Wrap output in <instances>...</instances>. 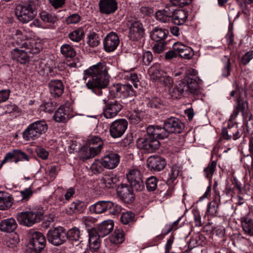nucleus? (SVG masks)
Wrapping results in <instances>:
<instances>
[{
	"label": "nucleus",
	"mask_w": 253,
	"mask_h": 253,
	"mask_svg": "<svg viewBox=\"0 0 253 253\" xmlns=\"http://www.w3.org/2000/svg\"><path fill=\"white\" fill-rule=\"evenodd\" d=\"M114 223L112 220L103 221L97 226L96 233L99 237H103L112 231Z\"/></svg>",
	"instance_id": "a878e982"
},
{
	"label": "nucleus",
	"mask_w": 253,
	"mask_h": 253,
	"mask_svg": "<svg viewBox=\"0 0 253 253\" xmlns=\"http://www.w3.org/2000/svg\"><path fill=\"white\" fill-rule=\"evenodd\" d=\"M47 237L48 242L56 246L63 244L67 240L66 232L62 227L50 229Z\"/></svg>",
	"instance_id": "6e6552de"
},
{
	"label": "nucleus",
	"mask_w": 253,
	"mask_h": 253,
	"mask_svg": "<svg viewBox=\"0 0 253 253\" xmlns=\"http://www.w3.org/2000/svg\"><path fill=\"white\" fill-rule=\"evenodd\" d=\"M92 232H90L89 233V243L90 250L93 253H96L97 252V250L99 249L100 246V239L98 236H91V234Z\"/></svg>",
	"instance_id": "ea45409f"
},
{
	"label": "nucleus",
	"mask_w": 253,
	"mask_h": 253,
	"mask_svg": "<svg viewBox=\"0 0 253 253\" xmlns=\"http://www.w3.org/2000/svg\"><path fill=\"white\" fill-rule=\"evenodd\" d=\"M187 12L183 9H174L171 7V19L177 25H182L187 18Z\"/></svg>",
	"instance_id": "393cba45"
},
{
	"label": "nucleus",
	"mask_w": 253,
	"mask_h": 253,
	"mask_svg": "<svg viewBox=\"0 0 253 253\" xmlns=\"http://www.w3.org/2000/svg\"><path fill=\"white\" fill-rule=\"evenodd\" d=\"M126 77L127 79L131 82L135 88H138L139 81L138 75L136 73H128V74L126 75Z\"/></svg>",
	"instance_id": "69168bd1"
},
{
	"label": "nucleus",
	"mask_w": 253,
	"mask_h": 253,
	"mask_svg": "<svg viewBox=\"0 0 253 253\" xmlns=\"http://www.w3.org/2000/svg\"><path fill=\"white\" fill-rule=\"evenodd\" d=\"M120 158V157L117 153L110 151L107 152L102 159L106 169H113L119 164Z\"/></svg>",
	"instance_id": "6ab92c4d"
},
{
	"label": "nucleus",
	"mask_w": 253,
	"mask_h": 253,
	"mask_svg": "<svg viewBox=\"0 0 253 253\" xmlns=\"http://www.w3.org/2000/svg\"><path fill=\"white\" fill-rule=\"evenodd\" d=\"M120 43V39L118 35L114 32H110L104 38L103 46L104 50L108 52L114 51Z\"/></svg>",
	"instance_id": "2eb2a0df"
},
{
	"label": "nucleus",
	"mask_w": 253,
	"mask_h": 253,
	"mask_svg": "<svg viewBox=\"0 0 253 253\" xmlns=\"http://www.w3.org/2000/svg\"><path fill=\"white\" fill-rule=\"evenodd\" d=\"M113 206V203L110 201H100L90 206L89 210L95 213H102L107 211Z\"/></svg>",
	"instance_id": "412c9836"
},
{
	"label": "nucleus",
	"mask_w": 253,
	"mask_h": 253,
	"mask_svg": "<svg viewBox=\"0 0 253 253\" xmlns=\"http://www.w3.org/2000/svg\"><path fill=\"white\" fill-rule=\"evenodd\" d=\"M83 204L80 201L72 203L69 209H67V212L68 214H72L74 212L81 211Z\"/></svg>",
	"instance_id": "6e6d98bb"
},
{
	"label": "nucleus",
	"mask_w": 253,
	"mask_h": 253,
	"mask_svg": "<svg viewBox=\"0 0 253 253\" xmlns=\"http://www.w3.org/2000/svg\"><path fill=\"white\" fill-rule=\"evenodd\" d=\"M219 205V204L215 200L211 202L209 204L207 209L208 213L210 215L215 216L217 212Z\"/></svg>",
	"instance_id": "4d7b16f0"
},
{
	"label": "nucleus",
	"mask_w": 253,
	"mask_h": 253,
	"mask_svg": "<svg viewBox=\"0 0 253 253\" xmlns=\"http://www.w3.org/2000/svg\"><path fill=\"white\" fill-rule=\"evenodd\" d=\"M86 143L89 146L95 148L99 149V150H101L103 145V141L102 139L98 136H92L88 138L87 140Z\"/></svg>",
	"instance_id": "79ce46f5"
},
{
	"label": "nucleus",
	"mask_w": 253,
	"mask_h": 253,
	"mask_svg": "<svg viewBox=\"0 0 253 253\" xmlns=\"http://www.w3.org/2000/svg\"><path fill=\"white\" fill-rule=\"evenodd\" d=\"M100 151L99 149H96L91 146L84 147L81 151V159L84 161L93 158L97 155Z\"/></svg>",
	"instance_id": "c85d7f7f"
},
{
	"label": "nucleus",
	"mask_w": 253,
	"mask_h": 253,
	"mask_svg": "<svg viewBox=\"0 0 253 253\" xmlns=\"http://www.w3.org/2000/svg\"><path fill=\"white\" fill-rule=\"evenodd\" d=\"M172 47L180 57L185 59H191L194 54V51L191 47L180 42L174 43Z\"/></svg>",
	"instance_id": "aec40b11"
},
{
	"label": "nucleus",
	"mask_w": 253,
	"mask_h": 253,
	"mask_svg": "<svg viewBox=\"0 0 253 253\" xmlns=\"http://www.w3.org/2000/svg\"><path fill=\"white\" fill-rule=\"evenodd\" d=\"M84 36V31L83 28H80L70 32L68 35L69 38L75 42H79Z\"/></svg>",
	"instance_id": "37998d69"
},
{
	"label": "nucleus",
	"mask_w": 253,
	"mask_h": 253,
	"mask_svg": "<svg viewBox=\"0 0 253 253\" xmlns=\"http://www.w3.org/2000/svg\"><path fill=\"white\" fill-rule=\"evenodd\" d=\"M128 28V37L132 41H138L144 35V29L142 24L137 19L129 18L126 22Z\"/></svg>",
	"instance_id": "423d86ee"
},
{
	"label": "nucleus",
	"mask_w": 253,
	"mask_h": 253,
	"mask_svg": "<svg viewBox=\"0 0 253 253\" xmlns=\"http://www.w3.org/2000/svg\"><path fill=\"white\" fill-rule=\"evenodd\" d=\"M84 81L91 78L86 83L87 88L96 94L101 95L103 93L101 89L107 87L110 81V77L104 63L99 62L90 67L84 71Z\"/></svg>",
	"instance_id": "f257e3e1"
},
{
	"label": "nucleus",
	"mask_w": 253,
	"mask_h": 253,
	"mask_svg": "<svg viewBox=\"0 0 253 253\" xmlns=\"http://www.w3.org/2000/svg\"><path fill=\"white\" fill-rule=\"evenodd\" d=\"M67 239L72 241H79L81 238V232L80 230L74 227L66 232Z\"/></svg>",
	"instance_id": "c03bdc74"
},
{
	"label": "nucleus",
	"mask_w": 253,
	"mask_h": 253,
	"mask_svg": "<svg viewBox=\"0 0 253 253\" xmlns=\"http://www.w3.org/2000/svg\"><path fill=\"white\" fill-rule=\"evenodd\" d=\"M120 98H126L129 96L135 95V92L130 84H119Z\"/></svg>",
	"instance_id": "c9c22d12"
},
{
	"label": "nucleus",
	"mask_w": 253,
	"mask_h": 253,
	"mask_svg": "<svg viewBox=\"0 0 253 253\" xmlns=\"http://www.w3.org/2000/svg\"><path fill=\"white\" fill-rule=\"evenodd\" d=\"M137 145L140 149H143L147 153H153L160 147L159 141L148 135L146 138H140L137 140Z\"/></svg>",
	"instance_id": "9d476101"
},
{
	"label": "nucleus",
	"mask_w": 253,
	"mask_h": 253,
	"mask_svg": "<svg viewBox=\"0 0 253 253\" xmlns=\"http://www.w3.org/2000/svg\"><path fill=\"white\" fill-rule=\"evenodd\" d=\"M186 86L187 89L186 92L189 91L192 93H195L199 89V85L197 82L196 79L191 78L187 79Z\"/></svg>",
	"instance_id": "8fccbe9b"
},
{
	"label": "nucleus",
	"mask_w": 253,
	"mask_h": 253,
	"mask_svg": "<svg viewBox=\"0 0 253 253\" xmlns=\"http://www.w3.org/2000/svg\"><path fill=\"white\" fill-rule=\"evenodd\" d=\"M134 214L130 211L124 212L121 217V221L124 224H127L133 221Z\"/></svg>",
	"instance_id": "e2e57ef3"
},
{
	"label": "nucleus",
	"mask_w": 253,
	"mask_h": 253,
	"mask_svg": "<svg viewBox=\"0 0 253 253\" xmlns=\"http://www.w3.org/2000/svg\"><path fill=\"white\" fill-rule=\"evenodd\" d=\"M17 227V224L13 218L4 219L0 223V229L4 232H13Z\"/></svg>",
	"instance_id": "7c9ffc66"
},
{
	"label": "nucleus",
	"mask_w": 253,
	"mask_h": 253,
	"mask_svg": "<svg viewBox=\"0 0 253 253\" xmlns=\"http://www.w3.org/2000/svg\"><path fill=\"white\" fill-rule=\"evenodd\" d=\"M98 5L100 13L107 15L114 13L118 7L117 0H99Z\"/></svg>",
	"instance_id": "dca6fc26"
},
{
	"label": "nucleus",
	"mask_w": 253,
	"mask_h": 253,
	"mask_svg": "<svg viewBox=\"0 0 253 253\" xmlns=\"http://www.w3.org/2000/svg\"><path fill=\"white\" fill-rule=\"evenodd\" d=\"M165 72L162 69L159 64L155 63L151 66L148 70V74L151 80H158L164 75Z\"/></svg>",
	"instance_id": "2f4dec72"
},
{
	"label": "nucleus",
	"mask_w": 253,
	"mask_h": 253,
	"mask_svg": "<svg viewBox=\"0 0 253 253\" xmlns=\"http://www.w3.org/2000/svg\"><path fill=\"white\" fill-rule=\"evenodd\" d=\"M4 110L6 113H17L20 112L19 107L15 104L12 103H8L4 106Z\"/></svg>",
	"instance_id": "0e129e2a"
},
{
	"label": "nucleus",
	"mask_w": 253,
	"mask_h": 253,
	"mask_svg": "<svg viewBox=\"0 0 253 253\" xmlns=\"http://www.w3.org/2000/svg\"><path fill=\"white\" fill-rule=\"evenodd\" d=\"M164 124L169 135L170 133H180L184 128V124L175 117L167 119L164 121Z\"/></svg>",
	"instance_id": "f8f14e48"
},
{
	"label": "nucleus",
	"mask_w": 253,
	"mask_h": 253,
	"mask_svg": "<svg viewBox=\"0 0 253 253\" xmlns=\"http://www.w3.org/2000/svg\"><path fill=\"white\" fill-rule=\"evenodd\" d=\"M133 187L126 184L119 185L117 189L118 196L125 202L130 203L134 200Z\"/></svg>",
	"instance_id": "f3484780"
},
{
	"label": "nucleus",
	"mask_w": 253,
	"mask_h": 253,
	"mask_svg": "<svg viewBox=\"0 0 253 253\" xmlns=\"http://www.w3.org/2000/svg\"><path fill=\"white\" fill-rule=\"evenodd\" d=\"M128 181L135 191H141L144 188L141 173L137 169H132L126 175Z\"/></svg>",
	"instance_id": "ddd939ff"
},
{
	"label": "nucleus",
	"mask_w": 253,
	"mask_h": 253,
	"mask_svg": "<svg viewBox=\"0 0 253 253\" xmlns=\"http://www.w3.org/2000/svg\"><path fill=\"white\" fill-rule=\"evenodd\" d=\"M247 102L244 101L242 98V95H241V92L239 94V97L237 98V104L235 106V109L242 112L243 115H244V112L245 109V106L247 104Z\"/></svg>",
	"instance_id": "680f3d73"
},
{
	"label": "nucleus",
	"mask_w": 253,
	"mask_h": 253,
	"mask_svg": "<svg viewBox=\"0 0 253 253\" xmlns=\"http://www.w3.org/2000/svg\"><path fill=\"white\" fill-rule=\"evenodd\" d=\"M159 82L163 85L165 87H167L168 89L172 86L173 84V80L172 78L167 75L165 73L161 78L158 80Z\"/></svg>",
	"instance_id": "5fc2aeb1"
},
{
	"label": "nucleus",
	"mask_w": 253,
	"mask_h": 253,
	"mask_svg": "<svg viewBox=\"0 0 253 253\" xmlns=\"http://www.w3.org/2000/svg\"><path fill=\"white\" fill-rule=\"evenodd\" d=\"M253 59V50H250L244 54L241 58L242 64L244 65H247L250 61Z\"/></svg>",
	"instance_id": "338daca9"
},
{
	"label": "nucleus",
	"mask_w": 253,
	"mask_h": 253,
	"mask_svg": "<svg viewBox=\"0 0 253 253\" xmlns=\"http://www.w3.org/2000/svg\"><path fill=\"white\" fill-rule=\"evenodd\" d=\"M12 205V198L7 193L0 191V210H7Z\"/></svg>",
	"instance_id": "72a5a7b5"
},
{
	"label": "nucleus",
	"mask_w": 253,
	"mask_h": 253,
	"mask_svg": "<svg viewBox=\"0 0 253 253\" xmlns=\"http://www.w3.org/2000/svg\"><path fill=\"white\" fill-rule=\"evenodd\" d=\"M53 118L57 122H66L69 119V108L64 106H60L55 111Z\"/></svg>",
	"instance_id": "bb28decb"
},
{
	"label": "nucleus",
	"mask_w": 253,
	"mask_h": 253,
	"mask_svg": "<svg viewBox=\"0 0 253 253\" xmlns=\"http://www.w3.org/2000/svg\"><path fill=\"white\" fill-rule=\"evenodd\" d=\"M146 131L148 135H150L157 140L164 139L169 136L164 124L163 127L159 126L150 125L147 127Z\"/></svg>",
	"instance_id": "a211bd4d"
},
{
	"label": "nucleus",
	"mask_w": 253,
	"mask_h": 253,
	"mask_svg": "<svg viewBox=\"0 0 253 253\" xmlns=\"http://www.w3.org/2000/svg\"><path fill=\"white\" fill-rule=\"evenodd\" d=\"M40 18L44 22L54 24L58 21L57 16L53 13L42 11L40 13Z\"/></svg>",
	"instance_id": "58836bf2"
},
{
	"label": "nucleus",
	"mask_w": 253,
	"mask_h": 253,
	"mask_svg": "<svg viewBox=\"0 0 253 253\" xmlns=\"http://www.w3.org/2000/svg\"><path fill=\"white\" fill-rule=\"evenodd\" d=\"M100 39L95 32H91L87 36V44L91 47H95L100 43Z\"/></svg>",
	"instance_id": "49530a36"
},
{
	"label": "nucleus",
	"mask_w": 253,
	"mask_h": 253,
	"mask_svg": "<svg viewBox=\"0 0 253 253\" xmlns=\"http://www.w3.org/2000/svg\"><path fill=\"white\" fill-rule=\"evenodd\" d=\"M169 34L168 30L161 28L156 27L150 33L151 39L156 42L165 40Z\"/></svg>",
	"instance_id": "c756f323"
},
{
	"label": "nucleus",
	"mask_w": 253,
	"mask_h": 253,
	"mask_svg": "<svg viewBox=\"0 0 253 253\" xmlns=\"http://www.w3.org/2000/svg\"><path fill=\"white\" fill-rule=\"evenodd\" d=\"M243 133L242 128H238V125L236 123H228V128L224 127L222 130V137L226 140H230L232 138L234 140H236L239 138Z\"/></svg>",
	"instance_id": "4468645a"
},
{
	"label": "nucleus",
	"mask_w": 253,
	"mask_h": 253,
	"mask_svg": "<svg viewBox=\"0 0 253 253\" xmlns=\"http://www.w3.org/2000/svg\"><path fill=\"white\" fill-rule=\"evenodd\" d=\"M241 227L245 233L249 236H253V221L248 216H243L240 219Z\"/></svg>",
	"instance_id": "cd10ccee"
},
{
	"label": "nucleus",
	"mask_w": 253,
	"mask_h": 253,
	"mask_svg": "<svg viewBox=\"0 0 253 253\" xmlns=\"http://www.w3.org/2000/svg\"><path fill=\"white\" fill-rule=\"evenodd\" d=\"M153 56L152 53L147 51L144 52L142 56V64L145 65H148L152 61Z\"/></svg>",
	"instance_id": "774afa93"
},
{
	"label": "nucleus",
	"mask_w": 253,
	"mask_h": 253,
	"mask_svg": "<svg viewBox=\"0 0 253 253\" xmlns=\"http://www.w3.org/2000/svg\"><path fill=\"white\" fill-rule=\"evenodd\" d=\"M171 7L157 11L155 14L156 19L161 22L166 23L171 19Z\"/></svg>",
	"instance_id": "f704fd0d"
},
{
	"label": "nucleus",
	"mask_w": 253,
	"mask_h": 253,
	"mask_svg": "<svg viewBox=\"0 0 253 253\" xmlns=\"http://www.w3.org/2000/svg\"><path fill=\"white\" fill-rule=\"evenodd\" d=\"M234 85L235 86V88L234 90H233L232 91H231L230 94L231 97H235V95L237 94V96L238 97L239 94H240V92H241V94L242 93V92H243L245 95H246L247 88L246 87V82H245L244 86H239L236 82L234 83Z\"/></svg>",
	"instance_id": "bf43d9fd"
},
{
	"label": "nucleus",
	"mask_w": 253,
	"mask_h": 253,
	"mask_svg": "<svg viewBox=\"0 0 253 253\" xmlns=\"http://www.w3.org/2000/svg\"><path fill=\"white\" fill-rule=\"evenodd\" d=\"M51 95L55 97H59L63 93L64 85L61 80H53L48 83Z\"/></svg>",
	"instance_id": "4be33fe9"
},
{
	"label": "nucleus",
	"mask_w": 253,
	"mask_h": 253,
	"mask_svg": "<svg viewBox=\"0 0 253 253\" xmlns=\"http://www.w3.org/2000/svg\"><path fill=\"white\" fill-rule=\"evenodd\" d=\"M13 152L15 157V163H17L20 161L26 160L28 161L29 160V158L27 155L20 150L14 149Z\"/></svg>",
	"instance_id": "13d9d810"
},
{
	"label": "nucleus",
	"mask_w": 253,
	"mask_h": 253,
	"mask_svg": "<svg viewBox=\"0 0 253 253\" xmlns=\"http://www.w3.org/2000/svg\"><path fill=\"white\" fill-rule=\"evenodd\" d=\"M23 38L24 37L22 35L21 32L19 30H17L14 37L13 41L11 43L14 47L17 46L16 47L18 48H24V47L35 45V42L34 41L31 42L28 40H22Z\"/></svg>",
	"instance_id": "b1692460"
},
{
	"label": "nucleus",
	"mask_w": 253,
	"mask_h": 253,
	"mask_svg": "<svg viewBox=\"0 0 253 253\" xmlns=\"http://www.w3.org/2000/svg\"><path fill=\"white\" fill-rule=\"evenodd\" d=\"M223 62V67L221 69L222 76L227 77L230 75L231 72V63L229 58L225 56L222 59Z\"/></svg>",
	"instance_id": "09e8293b"
},
{
	"label": "nucleus",
	"mask_w": 253,
	"mask_h": 253,
	"mask_svg": "<svg viewBox=\"0 0 253 253\" xmlns=\"http://www.w3.org/2000/svg\"><path fill=\"white\" fill-rule=\"evenodd\" d=\"M60 50L61 54L66 58H73L76 55L75 49L69 44L62 45Z\"/></svg>",
	"instance_id": "a19ab883"
},
{
	"label": "nucleus",
	"mask_w": 253,
	"mask_h": 253,
	"mask_svg": "<svg viewBox=\"0 0 253 253\" xmlns=\"http://www.w3.org/2000/svg\"><path fill=\"white\" fill-rule=\"evenodd\" d=\"M216 167V163L212 161L209 163L208 166L204 169V173L205 176L208 178H211L215 171Z\"/></svg>",
	"instance_id": "603ef678"
},
{
	"label": "nucleus",
	"mask_w": 253,
	"mask_h": 253,
	"mask_svg": "<svg viewBox=\"0 0 253 253\" xmlns=\"http://www.w3.org/2000/svg\"><path fill=\"white\" fill-rule=\"evenodd\" d=\"M15 15L18 20L23 23L33 20L36 15V12L25 3L18 4L15 9Z\"/></svg>",
	"instance_id": "0eeeda50"
},
{
	"label": "nucleus",
	"mask_w": 253,
	"mask_h": 253,
	"mask_svg": "<svg viewBox=\"0 0 253 253\" xmlns=\"http://www.w3.org/2000/svg\"><path fill=\"white\" fill-rule=\"evenodd\" d=\"M47 129V124L45 121H36L30 124L23 132V138L26 141L36 139L45 133Z\"/></svg>",
	"instance_id": "f03ea898"
},
{
	"label": "nucleus",
	"mask_w": 253,
	"mask_h": 253,
	"mask_svg": "<svg viewBox=\"0 0 253 253\" xmlns=\"http://www.w3.org/2000/svg\"><path fill=\"white\" fill-rule=\"evenodd\" d=\"M143 117V114L141 112L133 111L128 116L130 123L137 124L140 122Z\"/></svg>",
	"instance_id": "3c124183"
},
{
	"label": "nucleus",
	"mask_w": 253,
	"mask_h": 253,
	"mask_svg": "<svg viewBox=\"0 0 253 253\" xmlns=\"http://www.w3.org/2000/svg\"><path fill=\"white\" fill-rule=\"evenodd\" d=\"M16 218L20 224L30 227L40 221L42 213L36 210L22 211L17 213Z\"/></svg>",
	"instance_id": "20e7f679"
},
{
	"label": "nucleus",
	"mask_w": 253,
	"mask_h": 253,
	"mask_svg": "<svg viewBox=\"0 0 253 253\" xmlns=\"http://www.w3.org/2000/svg\"><path fill=\"white\" fill-rule=\"evenodd\" d=\"M109 96L111 98H120L119 84H113L109 87Z\"/></svg>",
	"instance_id": "052dcab7"
},
{
	"label": "nucleus",
	"mask_w": 253,
	"mask_h": 253,
	"mask_svg": "<svg viewBox=\"0 0 253 253\" xmlns=\"http://www.w3.org/2000/svg\"><path fill=\"white\" fill-rule=\"evenodd\" d=\"M111 242L114 244H120L124 241V235L119 230L115 231L113 234L110 236Z\"/></svg>",
	"instance_id": "864d4df0"
},
{
	"label": "nucleus",
	"mask_w": 253,
	"mask_h": 253,
	"mask_svg": "<svg viewBox=\"0 0 253 253\" xmlns=\"http://www.w3.org/2000/svg\"><path fill=\"white\" fill-rule=\"evenodd\" d=\"M128 123L126 119L115 120L111 123L109 127L110 135L114 138L121 137L125 132Z\"/></svg>",
	"instance_id": "1a4fd4ad"
},
{
	"label": "nucleus",
	"mask_w": 253,
	"mask_h": 253,
	"mask_svg": "<svg viewBox=\"0 0 253 253\" xmlns=\"http://www.w3.org/2000/svg\"><path fill=\"white\" fill-rule=\"evenodd\" d=\"M22 49L15 47L11 51L12 58L22 64H26L30 60L29 53L37 54L40 51V48L36 45L24 47Z\"/></svg>",
	"instance_id": "7ed1b4c3"
},
{
	"label": "nucleus",
	"mask_w": 253,
	"mask_h": 253,
	"mask_svg": "<svg viewBox=\"0 0 253 253\" xmlns=\"http://www.w3.org/2000/svg\"><path fill=\"white\" fill-rule=\"evenodd\" d=\"M46 240L41 232H35L31 234L27 245V253H40L45 247Z\"/></svg>",
	"instance_id": "39448f33"
},
{
	"label": "nucleus",
	"mask_w": 253,
	"mask_h": 253,
	"mask_svg": "<svg viewBox=\"0 0 253 253\" xmlns=\"http://www.w3.org/2000/svg\"><path fill=\"white\" fill-rule=\"evenodd\" d=\"M158 179L154 176L148 178L145 181L147 189L149 192L155 191L157 187Z\"/></svg>",
	"instance_id": "a18cd8bd"
},
{
	"label": "nucleus",
	"mask_w": 253,
	"mask_h": 253,
	"mask_svg": "<svg viewBox=\"0 0 253 253\" xmlns=\"http://www.w3.org/2000/svg\"><path fill=\"white\" fill-rule=\"evenodd\" d=\"M105 107L103 109V115L107 119L115 117L122 110L123 106L117 100L109 101L106 98L103 100Z\"/></svg>",
	"instance_id": "9b49d317"
},
{
	"label": "nucleus",
	"mask_w": 253,
	"mask_h": 253,
	"mask_svg": "<svg viewBox=\"0 0 253 253\" xmlns=\"http://www.w3.org/2000/svg\"><path fill=\"white\" fill-rule=\"evenodd\" d=\"M101 180L106 187L112 188L119 181V178L113 174H109L105 175Z\"/></svg>",
	"instance_id": "e433bc0d"
},
{
	"label": "nucleus",
	"mask_w": 253,
	"mask_h": 253,
	"mask_svg": "<svg viewBox=\"0 0 253 253\" xmlns=\"http://www.w3.org/2000/svg\"><path fill=\"white\" fill-rule=\"evenodd\" d=\"M180 168L176 165L171 167L166 179V183L168 185H171L179 175Z\"/></svg>",
	"instance_id": "4c0bfd02"
},
{
	"label": "nucleus",
	"mask_w": 253,
	"mask_h": 253,
	"mask_svg": "<svg viewBox=\"0 0 253 253\" xmlns=\"http://www.w3.org/2000/svg\"><path fill=\"white\" fill-rule=\"evenodd\" d=\"M104 168H106L103 163V160H95L90 167V169L94 174L99 173L102 171Z\"/></svg>",
	"instance_id": "de8ad7c7"
},
{
	"label": "nucleus",
	"mask_w": 253,
	"mask_h": 253,
	"mask_svg": "<svg viewBox=\"0 0 253 253\" xmlns=\"http://www.w3.org/2000/svg\"><path fill=\"white\" fill-rule=\"evenodd\" d=\"M147 166L150 169L156 171L163 169L166 165L164 159L158 156H151L147 160Z\"/></svg>",
	"instance_id": "5701e85b"
},
{
	"label": "nucleus",
	"mask_w": 253,
	"mask_h": 253,
	"mask_svg": "<svg viewBox=\"0 0 253 253\" xmlns=\"http://www.w3.org/2000/svg\"><path fill=\"white\" fill-rule=\"evenodd\" d=\"M187 89L186 84L185 82H181L174 87L171 86L169 89V92L172 97L177 98L186 92Z\"/></svg>",
	"instance_id": "473e14b6"
}]
</instances>
